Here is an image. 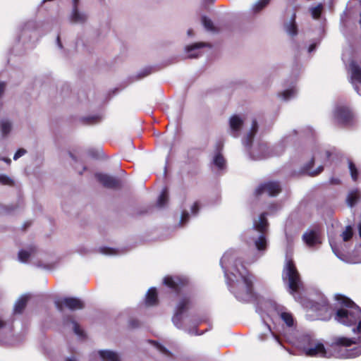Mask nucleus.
Here are the masks:
<instances>
[{"instance_id": "nucleus-9", "label": "nucleus", "mask_w": 361, "mask_h": 361, "mask_svg": "<svg viewBox=\"0 0 361 361\" xmlns=\"http://www.w3.org/2000/svg\"><path fill=\"white\" fill-rule=\"evenodd\" d=\"M319 232L320 229L319 228L306 231L302 235L303 241L308 247H314L322 243Z\"/></svg>"}, {"instance_id": "nucleus-11", "label": "nucleus", "mask_w": 361, "mask_h": 361, "mask_svg": "<svg viewBox=\"0 0 361 361\" xmlns=\"http://www.w3.org/2000/svg\"><path fill=\"white\" fill-rule=\"evenodd\" d=\"M305 355L309 357H326V351L322 343H317L314 347L305 348Z\"/></svg>"}, {"instance_id": "nucleus-63", "label": "nucleus", "mask_w": 361, "mask_h": 361, "mask_svg": "<svg viewBox=\"0 0 361 361\" xmlns=\"http://www.w3.org/2000/svg\"><path fill=\"white\" fill-rule=\"evenodd\" d=\"M267 329H268V331L271 333V328L269 326L267 325Z\"/></svg>"}, {"instance_id": "nucleus-5", "label": "nucleus", "mask_w": 361, "mask_h": 361, "mask_svg": "<svg viewBox=\"0 0 361 361\" xmlns=\"http://www.w3.org/2000/svg\"><path fill=\"white\" fill-rule=\"evenodd\" d=\"M281 192V187L278 181H268L261 183L255 190V197H259L264 193H267L269 196L274 197Z\"/></svg>"}, {"instance_id": "nucleus-54", "label": "nucleus", "mask_w": 361, "mask_h": 361, "mask_svg": "<svg viewBox=\"0 0 361 361\" xmlns=\"http://www.w3.org/2000/svg\"><path fill=\"white\" fill-rule=\"evenodd\" d=\"M189 56H190V58H197L199 56V53H197V54L191 53Z\"/></svg>"}, {"instance_id": "nucleus-50", "label": "nucleus", "mask_w": 361, "mask_h": 361, "mask_svg": "<svg viewBox=\"0 0 361 361\" xmlns=\"http://www.w3.org/2000/svg\"><path fill=\"white\" fill-rule=\"evenodd\" d=\"M0 160L5 161L7 164H10L11 162V159L7 157H0Z\"/></svg>"}, {"instance_id": "nucleus-24", "label": "nucleus", "mask_w": 361, "mask_h": 361, "mask_svg": "<svg viewBox=\"0 0 361 361\" xmlns=\"http://www.w3.org/2000/svg\"><path fill=\"white\" fill-rule=\"evenodd\" d=\"M280 318L288 326L292 327L294 324V319L291 313L286 311L279 312Z\"/></svg>"}, {"instance_id": "nucleus-42", "label": "nucleus", "mask_w": 361, "mask_h": 361, "mask_svg": "<svg viewBox=\"0 0 361 361\" xmlns=\"http://www.w3.org/2000/svg\"><path fill=\"white\" fill-rule=\"evenodd\" d=\"M100 250H101V252L103 254H105V255H113V254L116 253V252L114 250V249L110 248V247H102Z\"/></svg>"}, {"instance_id": "nucleus-34", "label": "nucleus", "mask_w": 361, "mask_h": 361, "mask_svg": "<svg viewBox=\"0 0 361 361\" xmlns=\"http://www.w3.org/2000/svg\"><path fill=\"white\" fill-rule=\"evenodd\" d=\"M322 11V5H318L315 7L312 8L311 9V14L314 19H319L321 16Z\"/></svg>"}, {"instance_id": "nucleus-22", "label": "nucleus", "mask_w": 361, "mask_h": 361, "mask_svg": "<svg viewBox=\"0 0 361 361\" xmlns=\"http://www.w3.org/2000/svg\"><path fill=\"white\" fill-rule=\"evenodd\" d=\"M314 158L312 157L310 161L305 164L304 166V170L308 173V174L311 176H315L319 174L323 170L324 167L322 166H319L316 170L311 171L312 168L314 166Z\"/></svg>"}, {"instance_id": "nucleus-39", "label": "nucleus", "mask_w": 361, "mask_h": 361, "mask_svg": "<svg viewBox=\"0 0 361 361\" xmlns=\"http://www.w3.org/2000/svg\"><path fill=\"white\" fill-rule=\"evenodd\" d=\"M295 94V90L294 89H288V90H284L282 93H281V95L282 97H283L284 99H290L292 96H293Z\"/></svg>"}, {"instance_id": "nucleus-14", "label": "nucleus", "mask_w": 361, "mask_h": 361, "mask_svg": "<svg viewBox=\"0 0 361 361\" xmlns=\"http://www.w3.org/2000/svg\"><path fill=\"white\" fill-rule=\"evenodd\" d=\"M37 252V247L35 245H29L27 250H20L18 254V260L22 263L28 262L30 256Z\"/></svg>"}, {"instance_id": "nucleus-6", "label": "nucleus", "mask_w": 361, "mask_h": 361, "mask_svg": "<svg viewBox=\"0 0 361 361\" xmlns=\"http://www.w3.org/2000/svg\"><path fill=\"white\" fill-rule=\"evenodd\" d=\"M55 305L60 312L66 307L71 310H81L84 307V303L77 298L67 297L62 300L55 301Z\"/></svg>"}, {"instance_id": "nucleus-13", "label": "nucleus", "mask_w": 361, "mask_h": 361, "mask_svg": "<svg viewBox=\"0 0 361 361\" xmlns=\"http://www.w3.org/2000/svg\"><path fill=\"white\" fill-rule=\"evenodd\" d=\"M284 28L286 32L291 37H295L298 34L295 10L292 14L290 21L284 24Z\"/></svg>"}, {"instance_id": "nucleus-51", "label": "nucleus", "mask_w": 361, "mask_h": 361, "mask_svg": "<svg viewBox=\"0 0 361 361\" xmlns=\"http://www.w3.org/2000/svg\"><path fill=\"white\" fill-rule=\"evenodd\" d=\"M79 0H73V7H78Z\"/></svg>"}, {"instance_id": "nucleus-18", "label": "nucleus", "mask_w": 361, "mask_h": 361, "mask_svg": "<svg viewBox=\"0 0 361 361\" xmlns=\"http://www.w3.org/2000/svg\"><path fill=\"white\" fill-rule=\"evenodd\" d=\"M349 66L352 80L361 83V68L354 61L350 62Z\"/></svg>"}, {"instance_id": "nucleus-4", "label": "nucleus", "mask_w": 361, "mask_h": 361, "mask_svg": "<svg viewBox=\"0 0 361 361\" xmlns=\"http://www.w3.org/2000/svg\"><path fill=\"white\" fill-rule=\"evenodd\" d=\"M188 278L182 276H166L163 279V284L178 294L185 286L188 285Z\"/></svg>"}, {"instance_id": "nucleus-47", "label": "nucleus", "mask_w": 361, "mask_h": 361, "mask_svg": "<svg viewBox=\"0 0 361 361\" xmlns=\"http://www.w3.org/2000/svg\"><path fill=\"white\" fill-rule=\"evenodd\" d=\"M189 218V214L187 212H183L181 216V222H185Z\"/></svg>"}, {"instance_id": "nucleus-16", "label": "nucleus", "mask_w": 361, "mask_h": 361, "mask_svg": "<svg viewBox=\"0 0 361 361\" xmlns=\"http://www.w3.org/2000/svg\"><path fill=\"white\" fill-rule=\"evenodd\" d=\"M145 303L147 306H155L158 305L159 300L156 288L152 287L148 290L146 294Z\"/></svg>"}, {"instance_id": "nucleus-35", "label": "nucleus", "mask_w": 361, "mask_h": 361, "mask_svg": "<svg viewBox=\"0 0 361 361\" xmlns=\"http://www.w3.org/2000/svg\"><path fill=\"white\" fill-rule=\"evenodd\" d=\"M205 47V44L203 42H196L191 45H189L186 47V51L188 53H191L192 51H195L196 49H199L200 48H202Z\"/></svg>"}, {"instance_id": "nucleus-2", "label": "nucleus", "mask_w": 361, "mask_h": 361, "mask_svg": "<svg viewBox=\"0 0 361 361\" xmlns=\"http://www.w3.org/2000/svg\"><path fill=\"white\" fill-rule=\"evenodd\" d=\"M282 280L288 286V292L294 295L302 287L300 274L293 259H287L282 271Z\"/></svg>"}, {"instance_id": "nucleus-48", "label": "nucleus", "mask_w": 361, "mask_h": 361, "mask_svg": "<svg viewBox=\"0 0 361 361\" xmlns=\"http://www.w3.org/2000/svg\"><path fill=\"white\" fill-rule=\"evenodd\" d=\"M31 224H32L31 221L25 222L22 227L23 231H26V229L30 226Z\"/></svg>"}, {"instance_id": "nucleus-52", "label": "nucleus", "mask_w": 361, "mask_h": 361, "mask_svg": "<svg viewBox=\"0 0 361 361\" xmlns=\"http://www.w3.org/2000/svg\"><path fill=\"white\" fill-rule=\"evenodd\" d=\"M57 44L60 48H62V44H61L59 35H58V37H57Z\"/></svg>"}, {"instance_id": "nucleus-59", "label": "nucleus", "mask_w": 361, "mask_h": 361, "mask_svg": "<svg viewBox=\"0 0 361 361\" xmlns=\"http://www.w3.org/2000/svg\"><path fill=\"white\" fill-rule=\"evenodd\" d=\"M188 35L189 36H192L193 35V31H192V29H190V30H188Z\"/></svg>"}, {"instance_id": "nucleus-56", "label": "nucleus", "mask_w": 361, "mask_h": 361, "mask_svg": "<svg viewBox=\"0 0 361 361\" xmlns=\"http://www.w3.org/2000/svg\"><path fill=\"white\" fill-rule=\"evenodd\" d=\"M259 337L260 340L264 341L266 339L267 335L266 334H260V335H259Z\"/></svg>"}, {"instance_id": "nucleus-61", "label": "nucleus", "mask_w": 361, "mask_h": 361, "mask_svg": "<svg viewBox=\"0 0 361 361\" xmlns=\"http://www.w3.org/2000/svg\"><path fill=\"white\" fill-rule=\"evenodd\" d=\"M5 326V322L0 319V329Z\"/></svg>"}, {"instance_id": "nucleus-64", "label": "nucleus", "mask_w": 361, "mask_h": 361, "mask_svg": "<svg viewBox=\"0 0 361 361\" xmlns=\"http://www.w3.org/2000/svg\"><path fill=\"white\" fill-rule=\"evenodd\" d=\"M70 155L72 157V159H75V157L71 153H70Z\"/></svg>"}, {"instance_id": "nucleus-62", "label": "nucleus", "mask_w": 361, "mask_h": 361, "mask_svg": "<svg viewBox=\"0 0 361 361\" xmlns=\"http://www.w3.org/2000/svg\"><path fill=\"white\" fill-rule=\"evenodd\" d=\"M66 361H77V360L73 357H69V358H67Z\"/></svg>"}, {"instance_id": "nucleus-28", "label": "nucleus", "mask_w": 361, "mask_h": 361, "mask_svg": "<svg viewBox=\"0 0 361 361\" xmlns=\"http://www.w3.org/2000/svg\"><path fill=\"white\" fill-rule=\"evenodd\" d=\"M214 164L215 166H216L219 169H224L226 164V160L224 158L221 153H216V155L214 157Z\"/></svg>"}, {"instance_id": "nucleus-21", "label": "nucleus", "mask_w": 361, "mask_h": 361, "mask_svg": "<svg viewBox=\"0 0 361 361\" xmlns=\"http://www.w3.org/2000/svg\"><path fill=\"white\" fill-rule=\"evenodd\" d=\"M28 300L29 296L27 295L20 297L15 304L14 313L21 314L26 307Z\"/></svg>"}, {"instance_id": "nucleus-44", "label": "nucleus", "mask_w": 361, "mask_h": 361, "mask_svg": "<svg viewBox=\"0 0 361 361\" xmlns=\"http://www.w3.org/2000/svg\"><path fill=\"white\" fill-rule=\"evenodd\" d=\"M224 147V143L222 141L219 140L215 145V151L216 153H221Z\"/></svg>"}, {"instance_id": "nucleus-20", "label": "nucleus", "mask_w": 361, "mask_h": 361, "mask_svg": "<svg viewBox=\"0 0 361 361\" xmlns=\"http://www.w3.org/2000/svg\"><path fill=\"white\" fill-rule=\"evenodd\" d=\"M360 198V192L358 189H355L349 192L346 202L348 206L354 207Z\"/></svg>"}, {"instance_id": "nucleus-25", "label": "nucleus", "mask_w": 361, "mask_h": 361, "mask_svg": "<svg viewBox=\"0 0 361 361\" xmlns=\"http://www.w3.org/2000/svg\"><path fill=\"white\" fill-rule=\"evenodd\" d=\"M348 169H349V171L350 173L351 178L353 181L355 182L358 179V174H359L358 169H357L356 165L355 164V163L352 160L348 159Z\"/></svg>"}, {"instance_id": "nucleus-41", "label": "nucleus", "mask_w": 361, "mask_h": 361, "mask_svg": "<svg viewBox=\"0 0 361 361\" xmlns=\"http://www.w3.org/2000/svg\"><path fill=\"white\" fill-rule=\"evenodd\" d=\"M25 153H26V150L23 148L18 149L13 156V159L14 160L18 159L20 157L23 156Z\"/></svg>"}, {"instance_id": "nucleus-53", "label": "nucleus", "mask_w": 361, "mask_h": 361, "mask_svg": "<svg viewBox=\"0 0 361 361\" xmlns=\"http://www.w3.org/2000/svg\"><path fill=\"white\" fill-rule=\"evenodd\" d=\"M323 307H324V309L326 310H329V303L328 302L325 301Z\"/></svg>"}, {"instance_id": "nucleus-31", "label": "nucleus", "mask_w": 361, "mask_h": 361, "mask_svg": "<svg viewBox=\"0 0 361 361\" xmlns=\"http://www.w3.org/2000/svg\"><path fill=\"white\" fill-rule=\"evenodd\" d=\"M0 126L3 135H8L11 130V124L8 121L6 120L1 121Z\"/></svg>"}, {"instance_id": "nucleus-8", "label": "nucleus", "mask_w": 361, "mask_h": 361, "mask_svg": "<svg viewBox=\"0 0 361 361\" xmlns=\"http://www.w3.org/2000/svg\"><path fill=\"white\" fill-rule=\"evenodd\" d=\"M97 180L105 188L110 189H118L121 187V180L114 176L101 173H95Z\"/></svg>"}, {"instance_id": "nucleus-40", "label": "nucleus", "mask_w": 361, "mask_h": 361, "mask_svg": "<svg viewBox=\"0 0 361 361\" xmlns=\"http://www.w3.org/2000/svg\"><path fill=\"white\" fill-rule=\"evenodd\" d=\"M73 331H74L75 334L80 336H83L84 332L81 329L79 324L77 323L76 322H73Z\"/></svg>"}, {"instance_id": "nucleus-58", "label": "nucleus", "mask_w": 361, "mask_h": 361, "mask_svg": "<svg viewBox=\"0 0 361 361\" xmlns=\"http://www.w3.org/2000/svg\"><path fill=\"white\" fill-rule=\"evenodd\" d=\"M358 231H359V235L361 237V222L359 223V224H358Z\"/></svg>"}, {"instance_id": "nucleus-38", "label": "nucleus", "mask_w": 361, "mask_h": 361, "mask_svg": "<svg viewBox=\"0 0 361 361\" xmlns=\"http://www.w3.org/2000/svg\"><path fill=\"white\" fill-rule=\"evenodd\" d=\"M255 135H256V133L251 132V131H250L247 133V135L245 137V146L251 147Z\"/></svg>"}, {"instance_id": "nucleus-7", "label": "nucleus", "mask_w": 361, "mask_h": 361, "mask_svg": "<svg viewBox=\"0 0 361 361\" xmlns=\"http://www.w3.org/2000/svg\"><path fill=\"white\" fill-rule=\"evenodd\" d=\"M334 117L338 124L345 126L351 124L353 114L348 107L341 106L335 109Z\"/></svg>"}, {"instance_id": "nucleus-26", "label": "nucleus", "mask_w": 361, "mask_h": 361, "mask_svg": "<svg viewBox=\"0 0 361 361\" xmlns=\"http://www.w3.org/2000/svg\"><path fill=\"white\" fill-rule=\"evenodd\" d=\"M202 23L207 30L211 32H215L216 30L212 20L207 16H204L202 17Z\"/></svg>"}, {"instance_id": "nucleus-30", "label": "nucleus", "mask_w": 361, "mask_h": 361, "mask_svg": "<svg viewBox=\"0 0 361 361\" xmlns=\"http://www.w3.org/2000/svg\"><path fill=\"white\" fill-rule=\"evenodd\" d=\"M255 245L259 250H264L267 248V240L264 235H261L255 241Z\"/></svg>"}, {"instance_id": "nucleus-45", "label": "nucleus", "mask_w": 361, "mask_h": 361, "mask_svg": "<svg viewBox=\"0 0 361 361\" xmlns=\"http://www.w3.org/2000/svg\"><path fill=\"white\" fill-rule=\"evenodd\" d=\"M258 130V123L256 120H253L252 122V126L250 131L257 133Z\"/></svg>"}, {"instance_id": "nucleus-43", "label": "nucleus", "mask_w": 361, "mask_h": 361, "mask_svg": "<svg viewBox=\"0 0 361 361\" xmlns=\"http://www.w3.org/2000/svg\"><path fill=\"white\" fill-rule=\"evenodd\" d=\"M200 210V204L198 202H195L191 207V212L193 215H196Z\"/></svg>"}, {"instance_id": "nucleus-12", "label": "nucleus", "mask_w": 361, "mask_h": 361, "mask_svg": "<svg viewBox=\"0 0 361 361\" xmlns=\"http://www.w3.org/2000/svg\"><path fill=\"white\" fill-rule=\"evenodd\" d=\"M243 125V121L238 115H233L230 118L229 126L233 137H237L239 135Z\"/></svg>"}, {"instance_id": "nucleus-46", "label": "nucleus", "mask_w": 361, "mask_h": 361, "mask_svg": "<svg viewBox=\"0 0 361 361\" xmlns=\"http://www.w3.org/2000/svg\"><path fill=\"white\" fill-rule=\"evenodd\" d=\"M16 209V206L11 205V206H4V209L6 212L9 213L12 211H14Z\"/></svg>"}, {"instance_id": "nucleus-36", "label": "nucleus", "mask_w": 361, "mask_h": 361, "mask_svg": "<svg viewBox=\"0 0 361 361\" xmlns=\"http://www.w3.org/2000/svg\"><path fill=\"white\" fill-rule=\"evenodd\" d=\"M0 183L2 185H13L14 184L13 180L6 175H0Z\"/></svg>"}, {"instance_id": "nucleus-29", "label": "nucleus", "mask_w": 361, "mask_h": 361, "mask_svg": "<svg viewBox=\"0 0 361 361\" xmlns=\"http://www.w3.org/2000/svg\"><path fill=\"white\" fill-rule=\"evenodd\" d=\"M353 235V230L351 226H346L345 231L341 233L342 239L345 242L350 240Z\"/></svg>"}, {"instance_id": "nucleus-27", "label": "nucleus", "mask_w": 361, "mask_h": 361, "mask_svg": "<svg viewBox=\"0 0 361 361\" xmlns=\"http://www.w3.org/2000/svg\"><path fill=\"white\" fill-rule=\"evenodd\" d=\"M172 322L177 328L181 329L183 327V313L175 311Z\"/></svg>"}, {"instance_id": "nucleus-55", "label": "nucleus", "mask_w": 361, "mask_h": 361, "mask_svg": "<svg viewBox=\"0 0 361 361\" xmlns=\"http://www.w3.org/2000/svg\"><path fill=\"white\" fill-rule=\"evenodd\" d=\"M131 326L133 327H137L138 326V322L137 321H132Z\"/></svg>"}, {"instance_id": "nucleus-57", "label": "nucleus", "mask_w": 361, "mask_h": 361, "mask_svg": "<svg viewBox=\"0 0 361 361\" xmlns=\"http://www.w3.org/2000/svg\"><path fill=\"white\" fill-rule=\"evenodd\" d=\"M339 183V180L338 179H331V183L332 184H338Z\"/></svg>"}, {"instance_id": "nucleus-37", "label": "nucleus", "mask_w": 361, "mask_h": 361, "mask_svg": "<svg viewBox=\"0 0 361 361\" xmlns=\"http://www.w3.org/2000/svg\"><path fill=\"white\" fill-rule=\"evenodd\" d=\"M168 200L167 193L166 191H163L159 197L157 204L159 207H163L166 204Z\"/></svg>"}, {"instance_id": "nucleus-3", "label": "nucleus", "mask_w": 361, "mask_h": 361, "mask_svg": "<svg viewBox=\"0 0 361 361\" xmlns=\"http://www.w3.org/2000/svg\"><path fill=\"white\" fill-rule=\"evenodd\" d=\"M240 276L245 284V288L241 290L236 284L233 286V293L235 298L243 302L249 300L253 296V279L254 276L246 269L244 272H239Z\"/></svg>"}, {"instance_id": "nucleus-1", "label": "nucleus", "mask_w": 361, "mask_h": 361, "mask_svg": "<svg viewBox=\"0 0 361 361\" xmlns=\"http://www.w3.org/2000/svg\"><path fill=\"white\" fill-rule=\"evenodd\" d=\"M336 300L338 307H335L334 320L347 326H355L361 319V308L344 295H336Z\"/></svg>"}, {"instance_id": "nucleus-33", "label": "nucleus", "mask_w": 361, "mask_h": 361, "mask_svg": "<svg viewBox=\"0 0 361 361\" xmlns=\"http://www.w3.org/2000/svg\"><path fill=\"white\" fill-rule=\"evenodd\" d=\"M152 343L162 354L168 357L172 356L171 353L169 350H167L164 346L159 343L157 341H152Z\"/></svg>"}, {"instance_id": "nucleus-10", "label": "nucleus", "mask_w": 361, "mask_h": 361, "mask_svg": "<svg viewBox=\"0 0 361 361\" xmlns=\"http://www.w3.org/2000/svg\"><path fill=\"white\" fill-rule=\"evenodd\" d=\"M357 343V341L353 338L345 336H336L333 338L331 347L334 349L340 347L348 348Z\"/></svg>"}, {"instance_id": "nucleus-32", "label": "nucleus", "mask_w": 361, "mask_h": 361, "mask_svg": "<svg viewBox=\"0 0 361 361\" xmlns=\"http://www.w3.org/2000/svg\"><path fill=\"white\" fill-rule=\"evenodd\" d=\"M270 2V0H259L253 6V11L255 13L259 12L265 8Z\"/></svg>"}, {"instance_id": "nucleus-49", "label": "nucleus", "mask_w": 361, "mask_h": 361, "mask_svg": "<svg viewBox=\"0 0 361 361\" xmlns=\"http://www.w3.org/2000/svg\"><path fill=\"white\" fill-rule=\"evenodd\" d=\"M357 324V325L356 327V330L358 333H361V318L360 319V320H358Z\"/></svg>"}, {"instance_id": "nucleus-17", "label": "nucleus", "mask_w": 361, "mask_h": 361, "mask_svg": "<svg viewBox=\"0 0 361 361\" xmlns=\"http://www.w3.org/2000/svg\"><path fill=\"white\" fill-rule=\"evenodd\" d=\"M87 20V16L78 11V7H73L71 20L75 23H84Z\"/></svg>"}, {"instance_id": "nucleus-15", "label": "nucleus", "mask_w": 361, "mask_h": 361, "mask_svg": "<svg viewBox=\"0 0 361 361\" xmlns=\"http://www.w3.org/2000/svg\"><path fill=\"white\" fill-rule=\"evenodd\" d=\"M191 303L190 297L188 295H184L181 297L177 302L175 311L183 314L185 311L190 309Z\"/></svg>"}, {"instance_id": "nucleus-19", "label": "nucleus", "mask_w": 361, "mask_h": 361, "mask_svg": "<svg viewBox=\"0 0 361 361\" xmlns=\"http://www.w3.org/2000/svg\"><path fill=\"white\" fill-rule=\"evenodd\" d=\"M268 226V221L266 217V213L260 214L259 218V222L255 224L254 228L261 233H264L267 231Z\"/></svg>"}, {"instance_id": "nucleus-60", "label": "nucleus", "mask_w": 361, "mask_h": 361, "mask_svg": "<svg viewBox=\"0 0 361 361\" xmlns=\"http://www.w3.org/2000/svg\"><path fill=\"white\" fill-rule=\"evenodd\" d=\"M325 153H326V159H329L331 157V152L329 151H326Z\"/></svg>"}, {"instance_id": "nucleus-23", "label": "nucleus", "mask_w": 361, "mask_h": 361, "mask_svg": "<svg viewBox=\"0 0 361 361\" xmlns=\"http://www.w3.org/2000/svg\"><path fill=\"white\" fill-rule=\"evenodd\" d=\"M100 357L106 361H120L116 353L111 350H100L99 352Z\"/></svg>"}]
</instances>
